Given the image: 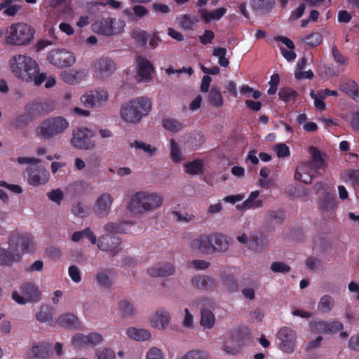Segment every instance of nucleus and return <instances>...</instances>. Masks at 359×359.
<instances>
[{"mask_svg": "<svg viewBox=\"0 0 359 359\" xmlns=\"http://www.w3.org/2000/svg\"><path fill=\"white\" fill-rule=\"evenodd\" d=\"M32 236L20 231L12 232L8 237V247H0V266L9 267L21 261L25 253L33 250Z\"/></svg>", "mask_w": 359, "mask_h": 359, "instance_id": "f257e3e1", "label": "nucleus"}, {"mask_svg": "<svg viewBox=\"0 0 359 359\" xmlns=\"http://www.w3.org/2000/svg\"><path fill=\"white\" fill-rule=\"evenodd\" d=\"M9 65L14 76L22 81L40 86L47 79L46 73H40L37 62L27 55H14L10 59Z\"/></svg>", "mask_w": 359, "mask_h": 359, "instance_id": "f03ea898", "label": "nucleus"}, {"mask_svg": "<svg viewBox=\"0 0 359 359\" xmlns=\"http://www.w3.org/2000/svg\"><path fill=\"white\" fill-rule=\"evenodd\" d=\"M161 193L150 190H142L133 194L127 204V209L134 215H142L159 209L163 204Z\"/></svg>", "mask_w": 359, "mask_h": 359, "instance_id": "7ed1b4c3", "label": "nucleus"}, {"mask_svg": "<svg viewBox=\"0 0 359 359\" xmlns=\"http://www.w3.org/2000/svg\"><path fill=\"white\" fill-rule=\"evenodd\" d=\"M151 109L150 100L145 97H138L124 102L120 109V116L126 123H139Z\"/></svg>", "mask_w": 359, "mask_h": 359, "instance_id": "20e7f679", "label": "nucleus"}, {"mask_svg": "<svg viewBox=\"0 0 359 359\" xmlns=\"http://www.w3.org/2000/svg\"><path fill=\"white\" fill-rule=\"evenodd\" d=\"M34 30L25 22H14L7 27L5 32V42L8 45L23 46L29 44L34 39Z\"/></svg>", "mask_w": 359, "mask_h": 359, "instance_id": "39448f33", "label": "nucleus"}, {"mask_svg": "<svg viewBox=\"0 0 359 359\" xmlns=\"http://www.w3.org/2000/svg\"><path fill=\"white\" fill-rule=\"evenodd\" d=\"M69 123L61 116L48 117L43 120L36 128V135L41 139H51L64 133Z\"/></svg>", "mask_w": 359, "mask_h": 359, "instance_id": "423d86ee", "label": "nucleus"}, {"mask_svg": "<svg viewBox=\"0 0 359 359\" xmlns=\"http://www.w3.org/2000/svg\"><path fill=\"white\" fill-rule=\"evenodd\" d=\"M125 27L123 20L109 17L97 19L91 26L94 32L107 36L122 33Z\"/></svg>", "mask_w": 359, "mask_h": 359, "instance_id": "0eeeda50", "label": "nucleus"}, {"mask_svg": "<svg viewBox=\"0 0 359 359\" xmlns=\"http://www.w3.org/2000/svg\"><path fill=\"white\" fill-rule=\"evenodd\" d=\"M20 291L22 294L18 291H13L11 294V298L13 301L20 305H25L28 303H36L41 299V292L39 287L34 283L26 282L21 285Z\"/></svg>", "mask_w": 359, "mask_h": 359, "instance_id": "6e6552de", "label": "nucleus"}, {"mask_svg": "<svg viewBox=\"0 0 359 359\" xmlns=\"http://www.w3.org/2000/svg\"><path fill=\"white\" fill-rule=\"evenodd\" d=\"M278 348L284 353L292 354L294 352L297 335L296 332L289 327H283L276 333Z\"/></svg>", "mask_w": 359, "mask_h": 359, "instance_id": "1a4fd4ad", "label": "nucleus"}, {"mask_svg": "<svg viewBox=\"0 0 359 359\" xmlns=\"http://www.w3.org/2000/svg\"><path fill=\"white\" fill-rule=\"evenodd\" d=\"M108 90L104 88H96L86 90L81 97L80 102L88 108H99L109 100Z\"/></svg>", "mask_w": 359, "mask_h": 359, "instance_id": "9d476101", "label": "nucleus"}, {"mask_svg": "<svg viewBox=\"0 0 359 359\" xmlns=\"http://www.w3.org/2000/svg\"><path fill=\"white\" fill-rule=\"evenodd\" d=\"M95 131L87 128H79L73 130L71 144L79 149H92L95 143L90 139L95 136Z\"/></svg>", "mask_w": 359, "mask_h": 359, "instance_id": "9b49d317", "label": "nucleus"}, {"mask_svg": "<svg viewBox=\"0 0 359 359\" xmlns=\"http://www.w3.org/2000/svg\"><path fill=\"white\" fill-rule=\"evenodd\" d=\"M47 59L51 65L59 68L69 67L76 62L75 55L65 48L52 50Z\"/></svg>", "mask_w": 359, "mask_h": 359, "instance_id": "f8f14e48", "label": "nucleus"}, {"mask_svg": "<svg viewBox=\"0 0 359 359\" xmlns=\"http://www.w3.org/2000/svg\"><path fill=\"white\" fill-rule=\"evenodd\" d=\"M171 319L169 311L161 307L149 315L148 321L152 328L158 331H164L170 325Z\"/></svg>", "mask_w": 359, "mask_h": 359, "instance_id": "ddd939ff", "label": "nucleus"}, {"mask_svg": "<svg viewBox=\"0 0 359 359\" xmlns=\"http://www.w3.org/2000/svg\"><path fill=\"white\" fill-rule=\"evenodd\" d=\"M93 70L98 78L104 79L110 77L115 72L116 65L109 58L102 57L93 62Z\"/></svg>", "mask_w": 359, "mask_h": 359, "instance_id": "4468645a", "label": "nucleus"}, {"mask_svg": "<svg viewBox=\"0 0 359 359\" xmlns=\"http://www.w3.org/2000/svg\"><path fill=\"white\" fill-rule=\"evenodd\" d=\"M26 171L28 174L27 182L34 187L46 184L50 180L49 172L43 167L38 165L34 168L29 166Z\"/></svg>", "mask_w": 359, "mask_h": 359, "instance_id": "2eb2a0df", "label": "nucleus"}, {"mask_svg": "<svg viewBox=\"0 0 359 359\" xmlns=\"http://www.w3.org/2000/svg\"><path fill=\"white\" fill-rule=\"evenodd\" d=\"M114 202L113 196L108 192L100 194L95 201L94 212L101 217H107L111 208Z\"/></svg>", "mask_w": 359, "mask_h": 359, "instance_id": "dca6fc26", "label": "nucleus"}, {"mask_svg": "<svg viewBox=\"0 0 359 359\" xmlns=\"http://www.w3.org/2000/svg\"><path fill=\"white\" fill-rule=\"evenodd\" d=\"M121 239L114 235H102L98 239L97 245L102 251L116 255L120 250Z\"/></svg>", "mask_w": 359, "mask_h": 359, "instance_id": "f3484780", "label": "nucleus"}, {"mask_svg": "<svg viewBox=\"0 0 359 359\" xmlns=\"http://www.w3.org/2000/svg\"><path fill=\"white\" fill-rule=\"evenodd\" d=\"M210 254L218 252H224L228 250L229 245L224 235L220 233L208 234Z\"/></svg>", "mask_w": 359, "mask_h": 359, "instance_id": "a211bd4d", "label": "nucleus"}, {"mask_svg": "<svg viewBox=\"0 0 359 359\" xmlns=\"http://www.w3.org/2000/svg\"><path fill=\"white\" fill-rule=\"evenodd\" d=\"M137 76L141 81L148 82L152 79L154 68L151 62L143 56H137L136 58Z\"/></svg>", "mask_w": 359, "mask_h": 359, "instance_id": "6ab92c4d", "label": "nucleus"}, {"mask_svg": "<svg viewBox=\"0 0 359 359\" xmlns=\"http://www.w3.org/2000/svg\"><path fill=\"white\" fill-rule=\"evenodd\" d=\"M175 266L167 262H158L147 269V273L151 277H167L174 274Z\"/></svg>", "mask_w": 359, "mask_h": 359, "instance_id": "aec40b11", "label": "nucleus"}, {"mask_svg": "<svg viewBox=\"0 0 359 359\" xmlns=\"http://www.w3.org/2000/svg\"><path fill=\"white\" fill-rule=\"evenodd\" d=\"M88 76V72L86 69H72L64 71L61 73V79L66 83L76 85Z\"/></svg>", "mask_w": 359, "mask_h": 359, "instance_id": "412c9836", "label": "nucleus"}, {"mask_svg": "<svg viewBox=\"0 0 359 359\" xmlns=\"http://www.w3.org/2000/svg\"><path fill=\"white\" fill-rule=\"evenodd\" d=\"M191 282L194 287L201 290H214L217 286L214 278L205 275L195 276Z\"/></svg>", "mask_w": 359, "mask_h": 359, "instance_id": "4be33fe9", "label": "nucleus"}, {"mask_svg": "<svg viewBox=\"0 0 359 359\" xmlns=\"http://www.w3.org/2000/svg\"><path fill=\"white\" fill-rule=\"evenodd\" d=\"M315 171L311 163H303L297 168L294 177L298 181L309 184L311 183L313 173Z\"/></svg>", "mask_w": 359, "mask_h": 359, "instance_id": "5701e85b", "label": "nucleus"}, {"mask_svg": "<svg viewBox=\"0 0 359 359\" xmlns=\"http://www.w3.org/2000/svg\"><path fill=\"white\" fill-rule=\"evenodd\" d=\"M259 196V191H252L242 204L236 205V209L241 211H246L250 209L262 208L263 206V201L258 198Z\"/></svg>", "mask_w": 359, "mask_h": 359, "instance_id": "b1692460", "label": "nucleus"}, {"mask_svg": "<svg viewBox=\"0 0 359 359\" xmlns=\"http://www.w3.org/2000/svg\"><path fill=\"white\" fill-rule=\"evenodd\" d=\"M189 247L194 252L210 254L208 234H201L192 239Z\"/></svg>", "mask_w": 359, "mask_h": 359, "instance_id": "393cba45", "label": "nucleus"}, {"mask_svg": "<svg viewBox=\"0 0 359 359\" xmlns=\"http://www.w3.org/2000/svg\"><path fill=\"white\" fill-rule=\"evenodd\" d=\"M126 334L129 338L137 341H149L152 337L151 332L149 330L134 327H128Z\"/></svg>", "mask_w": 359, "mask_h": 359, "instance_id": "a878e982", "label": "nucleus"}, {"mask_svg": "<svg viewBox=\"0 0 359 359\" xmlns=\"http://www.w3.org/2000/svg\"><path fill=\"white\" fill-rule=\"evenodd\" d=\"M216 323V318L213 312L208 309H201L200 325L203 330L212 329Z\"/></svg>", "mask_w": 359, "mask_h": 359, "instance_id": "bb28decb", "label": "nucleus"}, {"mask_svg": "<svg viewBox=\"0 0 359 359\" xmlns=\"http://www.w3.org/2000/svg\"><path fill=\"white\" fill-rule=\"evenodd\" d=\"M339 88L357 102H359L358 87L354 81L347 79L341 81Z\"/></svg>", "mask_w": 359, "mask_h": 359, "instance_id": "cd10ccee", "label": "nucleus"}, {"mask_svg": "<svg viewBox=\"0 0 359 359\" xmlns=\"http://www.w3.org/2000/svg\"><path fill=\"white\" fill-rule=\"evenodd\" d=\"M226 10L224 8H219L215 9L212 11H208L205 9H199L198 13L201 18L206 22H210L212 20H219L226 13Z\"/></svg>", "mask_w": 359, "mask_h": 359, "instance_id": "c85d7f7f", "label": "nucleus"}, {"mask_svg": "<svg viewBox=\"0 0 359 359\" xmlns=\"http://www.w3.org/2000/svg\"><path fill=\"white\" fill-rule=\"evenodd\" d=\"M116 309L123 318L132 317L135 313V309L133 303L127 299H121L117 303Z\"/></svg>", "mask_w": 359, "mask_h": 359, "instance_id": "c756f323", "label": "nucleus"}, {"mask_svg": "<svg viewBox=\"0 0 359 359\" xmlns=\"http://www.w3.org/2000/svg\"><path fill=\"white\" fill-rule=\"evenodd\" d=\"M50 347L46 344L33 346L27 353L29 358H45L49 355Z\"/></svg>", "mask_w": 359, "mask_h": 359, "instance_id": "7c9ffc66", "label": "nucleus"}, {"mask_svg": "<svg viewBox=\"0 0 359 359\" xmlns=\"http://www.w3.org/2000/svg\"><path fill=\"white\" fill-rule=\"evenodd\" d=\"M180 25L185 29H194L198 22L197 17L191 15H182L177 18Z\"/></svg>", "mask_w": 359, "mask_h": 359, "instance_id": "2f4dec72", "label": "nucleus"}, {"mask_svg": "<svg viewBox=\"0 0 359 359\" xmlns=\"http://www.w3.org/2000/svg\"><path fill=\"white\" fill-rule=\"evenodd\" d=\"M185 172L191 175H196L203 172V163L201 160H194L193 161L187 162L184 164Z\"/></svg>", "mask_w": 359, "mask_h": 359, "instance_id": "473e14b6", "label": "nucleus"}, {"mask_svg": "<svg viewBox=\"0 0 359 359\" xmlns=\"http://www.w3.org/2000/svg\"><path fill=\"white\" fill-rule=\"evenodd\" d=\"M36 318L41 323L50 324L53 320L51 309L48 306H41L39 311L36 313Z\"/></svg>", "mask_w": 359, "mask_h": 359, "instance_id": "72a5a7b5", "label": "nucleus"}, {"mask_svg": "<svg viewBox=\"0 0 359 359\" xmlns=\"http://www.w3.org/2000/svg\"><path fill=\"white\" fill-rule=\"evenodd\" d=\"M130 36L141 46L146 45L149 34L142 29L134 28L130 32Z\"/></svg>", "mask_w": 359, "mask_h": 359, "instance_id": "f704fd0d", "label": "nucleus"}, {"mask_svg": "<svg viewBox=\"0 0 359 359\" xmlns=\"http://www.w3.org/2000/svg\"><path fill=\"white\" fill-rule=\"evenodd\" d=\"M311 160L306 163H311L312 168L317 170L324 166V160L320 152L316 148L311 149Z\"/></svg>", "mask_w": 359, "mask_h": 359, "instance_id": "c9c22d12", "label": "nucleus"}, {"mask_svg": "<svg viewBox=\"0 0 359 359\" xmlns=\"http://www.w3.org/2000/svg\"><path fill=\"white\" fill-rule=\"evenodd\" d=\"M334 306V299L329 295H323L318 303V309L322 313L330 312Z\"/></svg>", "mask_w": 359, "mask_h": 359, "instance_id": "e433bc0d", "label": "nucleus"}, {"mask_svg": "<svg viewBox=\"0 0 359 359\" xmlns=\"http://www.w3.org/2000/svg\"><path fill=\"white\" fill-rule=\"evenodd\" d=\"M208 99L212 105L216 107H220L224 104V100L220 90L212 87L208 95Z\"/></svg>", "mask_w": 359, "mask_h": 359, "instance_id": "4c0bfd02", "label": "nucleus"}, {"mask_svg": "<svg viewBox=\"0 0 359 359\" xmlns=\"http://www.w3.org/2000/svg\"><path fill=\"white\" fill-rule=\"evenodd\" d=\"M163 127L171 133H177L183 128L182 124L179 121L171 118L163 120Z\"/></svg>", "mask_w": 359, "mask_h": 359, "instance_id": "58836bf2", "label": "nucleus"}, {"mask_svg": "<svg viewBox=\"0 0 359 359\" xmlns=\"http://www.w3.org/2000/svg\"><path fill=\"white\" fill-rule=\"evenodd\" d=\"M170 157L175 163L181 162L184 157L180 148L174 139L170 140Z\"/></svg>", "mask_w": 359, "mask_h": 359, "instance_id": "ea45409f", "label": "nucleus"}, {"mask_svg": "<svg viewBox=\"0 0 359 359\" xmlns=\"http://www.w3.org/2000/svg\"><path fill=\"white\" fill-rule=\"evenodd\" d=\"M332 55L335 62L341 68V70L344 71L348 65L347 58L342 55L335 46H333L332 48Z\"/></svg>", "mask_w": 359, "mask_h": 359, "instance_id": "a19ab883", "label": "nucleus"}, {"mask_svg": "<svg viewBox=\"0 0 359 359\" xmlns=\"http://www.w3.org/2000/svg\"><path fill=\"white\" fill-rule=\"evenodd\" d=\"M303 41L311 47H316L323 41V36L320 32H313L306 36Z\"/></svg>", "mask_w": 359, "mask_h": 359, "instance_id": "79ce46f5", "label": "nucleus"}, {"mask_svg": "<svg viewBox=\"0 0 359 359\" xmlns=\"http://www.w3.org/2000/svg\"><path fill=\"white\" fill-rule=\"evenodd\" d=\"M95 280L97 284L104 287H108L111 285L112 280L110 278L109 272L107 271H102L96 274Z\"/></svg>", "mask_w": 359, "mask_h": 359, "instance_id": "37998d69", "label": "nucleus"}, {"mask_svg": "<svg viewBox=\"0 0 359 359\" xmlns=\"http://www.w3.org/2000/svg\"><path fill=\"white\" fill-rule=\"evenodd\" d=\"M131 148L142 150L149 156H153L156 152V149L151 145L140 141H134L130 144Z\"/></svg>", "mask_w": 359, "mask_h": 359, "instance_id": "c03bdc74", "label": "nucleus"}, {"mask_svg": "<svg viewBox=\"0 0 359 359\" xmlns=\"http://www.w3.org/2000/svg\"><path fill=\"white\" fill-rule=\"evenodd\" d=\"M181 325L184 328L188 330H192L194 327V316L187 308L184 309Z\"/></svg>", "mask_w": 359, "mask_h": 359, "instance_id": "a18cd8bd", "label": "nucleus"}, {"mask_svg": "<svg viewBox=\"0 0 359 359\" xmlns=\"http://www.w3.org/2000/svg\"><path fill=\"white\" fill-rule=\"evenodd\" d=\"M227 50L225 48H215L213 50V55L218 58V63L220 66L226 67L229 62L226 57Z\"/></svg>", "mask_w": 359, "mask_h": 359, "instance_id": "49530a36", "label": "nucleus"}, {"mask_svg": "<svg viewBox=\"0 0 359 359\" xmlns=\"http://www.w3.org/2000/svg\"><path fill=\"white\" fill-rule=\"evenodd\" d=\"M278 95L281 100L290 102L295 100L297 93L290 88H283L280 90Z\"/></svg>", "mask_w": 359, "mask_h": 359, "instance_id": "de8ad7c7", "label": "nucleus"}, {"mask_svg": "<svg viewBox=\"0 0 359 359\" xmlns=\"http://www.w3.org/2000/svg\"><path fill=\"white\" fill-rule=\"evenodd\" d=\"M145 359H165V355L160 348L151 346L146 352Z\"/></svg>", "mask_w": 359, "mask_h": 359, "instance_id": "09e8293b", "label": "nucleus"}, {"mask_svg": "<svg viewBox=\"0 0 359 359\" xmlns=\"http://www.w3.org/2000/svg\"><path fill=\"white\" fill-rule=\"evenodd\" d=\"M76 317L72 313H65L61 315L57 319V323L63 327H70L74 325L76 321Z\"/></svg>", "mask_w": 359, "mask_h": 359, "instance_id": "8fccbe9b", "label": "nucleus"}, {"mask_svg": "<svg viewBox=\"0 0 359 359\" xmlns=\"http://www.w3.org/2000/svg\"><path fill=\"white\" fill-rule=\"evenodd\" d=\"M337 206V200L332 196H327L320 202V208L325 211L332 210Z\"/></svg>", "mask_w": 359, "mask_h": 359, "instance_id": "3c124183", "label": "nucleus"}, {"mask_svg": "<svg viewBox=\"0 0 359 359\" xmlns=\"http://www.w3.org/2000/svg\"><path fill=\"white\" fill-rule=\"evenodd\" d=\"M68 275L70 279L76 284L81 281V269L76 265H70L68 268Z\"/></svg>", "mask_w": 359, "mask_h": 359, "instance_id": "603ef678", "label": "nucleus"}, {"mask_svg": "<svg viewBox=\"0 0 359 359\" xmlns=\"http://www.w3.org/2000/svg\"><path fill=\"white\" fill-rule=\"evenodd\" d=\"M96 359H114L115 353L109 348L103 347L96 351Z\"/></svg>", "mask_w": 359, "mask_h": 359, "instance_id": "864d4df0", "label": "nucleus"}, {"mask_svg": "<svg viewBox=\"0 0 359 359\" xmlns=\"http://www.w3.org/2000/svg\"><path fill=\"white\" fill-rule=\"evenodd\" d=\"M105 235H113L115 233H123L124 229L121 224L109 222L104 226Z\"/></svg>", "mask_w": 359, "mask_h": 359, "instance_id": "5fc2aeb1", "label": "nucleus"}, {"mask_svg": "<svg viewBox=\"0 0 359 359\" xmlns=\"http://www.w3.org/2000/svg\"><path fill=\"white\" fill-rule=\"evenodd\" d=\"M274 149L277 156L280 158H286L290 155V149L285 144H278L275 146Z\"/></svg>", "mask_w": 359, "mask_h": 359, "instance_id": "6e6d98bb", "label": "nucleus"}, {"mask_svg": "<svg viewBox=\"0 0 359 359\" xmlns=\"http://www.w3.org/2000/svg\"><path fill=\"white\" fill-rule=\"evenodd\" d=\"M47 196L50 201L55 202L57 205H60L63 199L64 194L61 189H57L48 193Z\"/></svg>", "mask_w": 359, "mask_h": 359, "instance_id": "4d7b16f0", "label": "nucleus"}, {"mask_svg": "<svg viewBox=\"0 0 359 359\" xmlns=\"http://www.w3.org/2000/svg\"><path fill=\"white\" fill-rule=\"evenodd\" d=\"M271 269L275 273H287L290 271V267L283 262H275L271 265Z\"/></svg>", "mask_w": 359, "mask_h": 359, "instance_id": "13d9d810", "label": "nucleus"}, {"mask_svg": "<svg viewBox=\"0 0 359 359\" xmlns=\"http://www.w3.org/2000/svg\"><path fill=\"white\" fill-rule=\"evenodd\" d=\"M311 330L314 333L327 334V322L318 321L313 323Z\"/></svg>", "mask_w": 359, "mask_h": 359, "instance_id": "bf43d9fd", "label": "nucleus"}, {"mask_svg": "<svg viewBox=\"0 0 359 359\" xmlns=\"http://www.w3.org/2000/svg\"><path fill=\"white\" fill-rule=\"evenodd\" d=\"M16 162L22 165L27 164L32 167L33 165H39L41 163V160L35 157H18L16 158Z\"/></svg>", "mask_w": 359, "mask_h": 359, "instance_id": "052dcab7", "label": "nucleus"}, {"mask_svg": "<svg viewBox=\"0 0 359 359\" xmlns=\"http://www.w3.org/2000/svg\"><path fill=\"white\" fill-rule=\"evenodd\" d=\"M88 335L77 334L72 338V344L75 346L88 345Z\"/></svg>", "mask_w": 359, "mask_h": 359, "instance_id": "680f3d73", "label": "nucleus"}, {"mask_svg": "<svg viewBox=\"0 0 359 359\" xmlns=\"http://www.w3.org/2000/svg\"><path fill=\"white\" fill-rule=\"evenodd\" d=\"M343 329V325L339 321L327 322V334L337 332Z\"/></svg>", "mask_w": 359, "mask_h": 359, "instance_id": "e2e57ef3", "label": "nucleus"}, {"mask_svg": "<svg viewBox=\"0 0 359 359\" xmlns=\"http://www.w3.org/2000/svg\"><path fill=\"white\" fill-rule=\"evenodd\" d=\"M198 304L201 306V309H214L215 307V302L212 299H210L208 297H203L197 301Z\"/></svg>", "mask_w": 359, "mask_h": 359, "instance_id": "0e129e2a", "label": "nucleus"}, {"mask_svg": "<svg viewBox=\"0 0 359 359\" xmlns=\"http://www.w3.org/2000/svg\"><path fill=\"white\" fill-rule=\"evenodd\" d=\"M152 8L155 13L161 14H167L170 11V7L168 5L157 2L152 4Z\"/></svg>", "mask_w": 359, "mask_h": 359, "instance_id": "69168bd1", "label": "nucleus"}, {"mask_svg": "<svg viewBox=\"0 0 359 359\" xmlns=\"http://www.w3.org/2000/svg\"><path fill=\"white\" fill-rule=\"evenodd\" d=\"M72 212L81 217H83L87 215L86 207L81 203L74 205L72 209Z\"/></svg>", "mask_w": 359, "mask_h": 359, "instance_id": "338daca9", "label": "nucleus"}, {"mask_svg": "<svg viewBox=\"0 0 359 359\" xmlns=\"http://www.w3.org/2000/svg\"><path fill=\"white\" fill-rule=\"evenodd\" d=\"M346 176L354 187L359 186V170H351L347 172Z\"/></svg>", "mask_w": 359, "mask_h": 359, "instance_id": "774afa93", "label": "nucleus"}]
</instances>
